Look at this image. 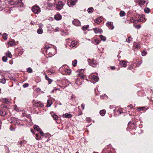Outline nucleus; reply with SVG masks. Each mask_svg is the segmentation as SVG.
<instances>
[{"instance_id": "f257e3e1", "label": "nucleus", "mask_w": 153, "mask_h": 153, "mask_svg": "<svg viewBox=\"0 0 153 153\" xmlns=\"http://www.w3.org/2000/svg\"><path fill=\"white\" fill-rule=\"evenodd\" d=\"M32 11L35 13L38 14L41 12L40 8L37 5H35L31 8Z\"/></svg>"}, {"instance_id": "f03ea898", "label": "nucleus", "mask_w": 153, "mask_h": 153, "mask_svg": "<svg viewBox=\"0 0 153 153\" xmlns=\"http://www.w3.org/2000/svg\"><path fill=\"white\" fill-rule=\"evenodd\" d=\"M88 62L90 65L94 67H96L98 65L96 61L93 59H88Z\"/></svg>"}, {"instance_id": "7ed1b4c3", "label": "nucleus", "mask_w": 153, "mask_h": 153, "mask_svg": "<svg viewBox=\"0 0 153 153\" xmlns=\"http://www.w3.org/2000/svg\"><path fill=\"white\" fill-rule=\"evenodd\" d=\"M76 0H68V5L70 7H72L76 4Z\"/></svg>"}, {"instance_id": "20e7f679", "label": "nucleus", "mask_w": 153, "mask_h": 153, "mask_svg": "<svg viewBox=\"0 0 153 153\" xmlns=\"http://www.w3.org/2000/svg\"><path fill=\"white\" fill-rule=\"evenodd\" d=\"M74 25L76 26H80L81 25L80 22L77 19H74L72 21Z\"/></svg>"}, {"instance_id": "39448f33", "label": "nucleus", "mask_w": 153, "mask_h": 153, "mask_svg": "<svg viewBox=\"0 0 153 153\" xmlns=\"http://www.w3.org/2000/svg\"><path fill=\"white\" fill-rule=\"evenodd\" d=\"M63 5L64 4L62 2H59L56 5V8L57 9L60 10L63 8Z\"/></svg>"}, {"instance_id": "423d86ee", "label": "nucleus", "mask_w": 153, "mask_h": 153, "mask_svg": "<svg viewBox=\"0 0 153 153\" xmlns=\"http://www.w3.org/2000/svg\"><path fill=\"white\" fill-rule=\"evenodd\" d=\"M91 79L93 81H95L96 82L98 81L99 78L96 75H92L91 76Z\"/></svg>"}, {"instance_id": "0eeeda50", "label": "nucleus", "mask_w": 153, "mask_h": 153, "mask_svg": "<svg viewBox=\"0 0 153 153\" xmlns=\"http://www.w3.org/2000/svg\"><path fill=\"white\" fill-rule=\"evenodd\" d=\"M54 19L57 20H60L62 19V16L59 14H57L55 16Z\"/></svg>"}, {"instance_id": "6e6552de", "label": "nucleus", "mask_w": 153, "mask_h": 153, "mask_svg": "<svg viewBox=\"0 0 153 153\" xmlns=\"http://www.w3.org/2000/svg\"><path fill=\"white\" fill-rule=\"evenodd\" d=\"M7 113L6 111L3 109L0 110V114L2 116H4L6 115Z\"/></svg>"}, {"instance_id": "1a4fd4ad", "label": "nucleus", "mask_w": 153, "mask_h": 153, "mask_svg": "<svg viewBox=\"0 0 153 153\" xmlns=\"http://www.w3.org/2000/svg\"><path fill=\"white\" fill-rule=\"evenodd\" d=\"M34 100H33V102L34 101V103H35V106L36 107H42L43 106V104L41 103L40 102H37V103H35L34 102Z\"/></svg>"}, {"instance_id": "9d476101", "label": "nucleus", "mask_w": 153, "mask_h": 153, "mask_svg": "<svg viewBox=\"0 0 153 153\" xmlns=\"http://www.w3.org/2000/svg\"><path fill=\"white\" fill-rule=\"evenodd\" d=\"M93 30L96 33H101L102 32V31L101 30H100L99 29L97 28H94Z\"/></svg>"}, {"instance_id": "9b49d317", "label": "nucleus", "mask_w": 153, "mask_h": 153, "mask_svg": "<svg viewBox=\"0 0 153 153\" xmlns=\"http://www.w3.org/2000/svg\"><path fill=\"white\" fill-rule=\"evenodd\" d=\"M63 117H66V118H70L72 117V115L70 114H68V113H66L65 114H63Z\"/></svg>"}, {"instance_id": "f8f14e48", "label": "nucleus", "mask_w": 153, "mask_h": 153, "mask_svg": "<svg viewBox=\"0 0 153 153\" xmlns=\"http://www.w3.org/2000/svg\"><path fill=\"white\" fill-rule=\"evenodd\" d=\"M126 62L125 61H122L120 62V65L121 66L123 67H126Z\"/></svg>"}, {"instance_id": "ddd939ff", "label": "nucleus", "mask_w": 153, "mask_h": 153, "mask_svg": "<svg viewBox=\"0 0 153 153\" xmlns=\"http://www.w3.org/2000/svg\"><path fill=\"white\" fill-rule=\"evenodd\" d=\"M8 45L11 46H13L15 45V43L13 40L10 41L8 43Z\"/></svg>"}, {"instance_id": "4468645a", "label": "nucleus", "mask_w": 153, "mask_h": 153, "mask_svg": "<svg viewBox=\"0 0 153 153\" xmlns=\"http://www.w3.org/2000/svg\"><path fill=\"white\" fill-rule=\"evenodd\" d=\"M102 21V19L101 18H97L95 20H94V22L97 24H99Z\"/></svg>"}, {"instance_id": "2eb2a0df", "label": "nucleus", "mask_w": 153, "mask_h": 153, "mask_svg": "<svg viewBox=\"0 0 153 153\" xmlns=\"http://www.w3.org/2000/svg\"><path fill=\"white\" fill-rule=\"evenodd\" d=\"M1 101L4 103L8 104L10 102L9 100L7 98H2L1 100Z\"/></svg>"}, {"instance_id": "dca6fc26", "label": "nucleus", "mask_w": 153, "mask_h": 153, "mask_svg": "<svg viewBox=\"0 0 153 153\" xmlns=\"http://www.w3.org/2000/svg\"><path fill=\"white\" fill-rule=\"evenodd\" d=\"M139 18V19H138V21L140 22L143 21L145 19L144 16H140Z\"/></svg>"}, {"instance_id": "f3484780", "label": "nucleus", "mask_w": 153, "mask_h": 153, "mask_svg": "<svg viewBox=\"0 0 153 153\" xmlns=\"http://www.w3.org/2000/svg\"><path fill=\"white\" fill-rule=\"evenodd\" d=\"M94 9L93 7H90L89 8L88 10L87 11L89 13H92L94 11Z\"/></svg>"}, {"instance_id": "a211bd4d", "label": "nucleus", "mask_w": 153, "mask_h": 153, "mask_svg": "<svg viewBox=\"0 0 153 153\" xmlns=\"http://www.w3.org/2000/svg\"><path fill=\"white\" fill-rule=\"evenodd\" d=\"M6 56L7 57H8L9 58H11L12 57V55L11 54L10 51H8L6 54Z\"/></svg>"}, {"instance_id": "6ab92c4d", "label": "nucleus", "mask_w": 153, "mask_h": 153, "mask_svg": "<svg viewBox=\"0 0 153 153\" xmlns=\"http://www.w3.org/2000/svg\"><path fill=\"white\" fill-rule=\"evenodd\" d=\"M52 104V102L51 100H48L47 101V104L46 105L47 107H50Z\"/></svg>"}, {"instance_id": "aec40b11", "label": "nucleus", "mask_w": 153, "mask_h": 153, "mask_svg": "<svg viewBox=\"0 0 153 153\" xmlns=\"http://www.w3.org/2000/svg\"><path fill=\"white\" fill-rule=\"evenodd\" d=\"M34 129L37 130L38 131H39L41 130L39 126L37 125H35L34 126Z\"/></svg>"}, {"instance_id": "412c9836", "label": "nucleus", "mask_w": 153, "mask_h": 153, "mask_svg": "<svg viewBox=\"0 0 153 153\" xmlns=\"http://www.w3.org/2000/svg\"><path fill=\"white\" fill-rule=\"evenodd\" d=\"M100 113L102 116H103L106 113V111L105 110H101Z\"/></svg>"}, {"instance_id": "4be33fe9", "label": "nucleus", "mask_w": 153, "mask_h": 153, "mask_svg": "<svg viewBox=\"0 0 153 153\" xmlns=\"http://www.w3.org/2000/svg\"><path fill=\"white\" fill-rule=\"evenodd\" d=\"M42 29V27L39 28L37 31V32L39 34H41L43 33Z\"/></svg>"}, {"instance_id": "5701e85b", "label": "nucleus", "mask_w": 153, "mask_h": 153, "mask_svg": "<svg viewBox=\"0 0 153 153\" xmlns=\"http://www.w3.org/2000/svg\"><path fill=\"white\" fill-rule=\"evenodd\" d=\"M65 72L68 75H69L71 74V71L70 69H66L65 70Z\"/></svg>"}, {"instance_id": "b1692460", "label": "nucleus", "mask_w": 153, "mask_h": 153, "mask_svg": "<svg viewBox=\"0 0 153 153\" xmlns=\"http://www.w3.org/2000/svg\"><path fill=\"white\" fill-rule=\"evenodd\" d=\"M7 34L5 33H4L2 35V38L5 40L7 39Z\"/></svg>"}, {"instance_id": "393cba45", "label": "nucleus", "mask_w": 153, "mask_h": 153, "mask_svg": "<svg viewBox=\"0 0 153 153\" xmlns=\"http://www.w3.org/2000/svg\"><path fill=\"white\" fill-rule=\"evenodd\" d=\"M1 106V108H5L7 109L9 108L8 105L5 104H2Z\"/></svg>"}, {"instance_id": "a878e982", "label": "nucleus", "mask_w": 153, "mask_h": 153, "mask_svg": "<svg viewBox=\"0 0 153 153\" xmlns=\"http://www.w3.org/2000/svg\"><path fill=\"white\" fill-rule=\"evenodd\" d=\"M126 13L123 11H121L120 13V16L121 17L124 16L126 15Z\"/></svg>"}, {"instance_id": "bb28decb", "label": "nucleus", "mask_w": 153, "mask_h": 153, "mask_svg": "<svg viewBox=\"0 0 153 153\" xmlns=\"http://www.w3.org/2000/svg\"><path fill=\"white\" fill-rule=\"evenodd\" d=\"M45 79L48 81L49 83V84L51 83V82L52 81V80L51 79H50L48 77V76H47V75H46L45 76Z\"/></svg>"}, {"instance_id": "cd10ccee", "label": "nucleus", "mask_w": 153, "mask_h": 153, "mask_svg": "<svg viewBox=\"0 0 153 153\" xmlns=\"http://www.w3.org/2000/svg\"><path fill=\"white\" fill-rule=\"evenodd\" d=\"M0 82L4 84L6 83V79L4 78H2L1 79H0Z\"/></svg>"}, {"instance_id": "c85d7f7f", "label": "nucleus", "mask_w": 153, "mask_h": 153, "mask_svg": "<svg viewBox=\"0 0 153 153\" xmlns=\"http://www.w3.org/2000/svg\"><path fill=\"white\" fill-rule=\"evenodd\" d=\"M77 61L76 59L74 60L72 62V65L73 66L75 67L76 66Z\"/></svg>"}, {"instance_id": "c756f323", "label": "nucleus", "mask_w": 153, "mask_h": 153, "mask_svg": "<svg viewBox=\"0 0 153 153\" xmlns=\"http://www.w3.org/2000/svg\"><path fill=\"white\" fill-rule=\"evenodd\" d=\"M144 11L146 13H149L150 12V10L148 8L146 7L144 9Z\"/></svg>"}, {"instance_id": "7c9ffc66", "label": "nucleus", "mask_w": 153, "mask_h": 153, "mask_svg": "<svg viewBox=\"0 0 153 153\" xmlns=\"http://www.w3.org/2000/svg\"><path fill=\"white\" fill-rule=\"evenodd\" d=\"M113 24V23L112 22H108L106 23V25L108 27H109L110 26H111Z\"/></svg>"}, {"instance_id": "2f4dec72", "label": "nucleus", "mask_w": 153, "mask_h": 153, "mask_svg": "<svg viewBox=\"0 0 153 153\" xmlns=\"http://www.w3.org/2000/svg\"><path fill=\"white\" fill-rule=\"evenodd\" d=\"M99 36L101 40L103 41H105L106 39V37L102 35H100Z\"/></svg>"}, {"instance_id": "473e14b6", "label": "nucleus", "mask_w": 153, "mask_h": 153, "mask_svg": "<svg viewBox=\"0 0 153 153\" xmlns=\"http://www.w3.org/2000/svg\"><path fill=\"white\" fill-rule=\"evenodd\" d=\"M145 1H144L143 0H140V1L139 2V4L140 5H143L145 4Z\"/></svg>"}, {"instance_id": "72a5a7b5", "label": "nucleus", "mask_w": 153, "mask_h": 153, "mask_svg": "<svg viewBox=\"0 0 153 153\" xmlns=\"http://www.w3.org/2000/svg\"><path fill=\"white\" fill-rule=\"evenodd\" d=\"M7 57L6 56H4L2 57V60L4 62H6L7 61Z\"/></svg>"}, {"instance_id": "f704fd0d", "label": "nucleus", "mask_w": 153, "mask_h": 153, "mask_svg": "<svg viewBox=\"0 0 153 153\" xmlns=\"http://www.w3.org/2000/svg\"><path fill=\"white\" fill-rule=\"evenodd\" d=\"M15 127L14 126L11 125L10 126V129L11 131H13L15 130Z\"/></svg>"}, {"instance_id": "c9c22d12", "label": "nucleus", "mask_w": 153, "mask_h": 153, "mask_svg": "<svg viewBox=\"0 0 153 153\" xmlns=\"http://www.w3.org/2000/svg\"><path fill=\"white\" fill-rule=\"evenodd\" d=\"M52 117L53 119L55 120H57L58 118V116L56 114H54Z\"/></svg>"}, {"instance_id": "e433bc0d", "label": "nucleus", "mask_w": 153, "mask_h": 153, "mask_svg": "<svg viewBox=\"0 0 153 153\" xmlns=\"http://www.w3.org/2000/svg\"><path fill=\"white\" fill-rule=\"evenodd\" d=\"M94 41L95 44L96 45H98L100 42V41L97 39H95Z\"/></svg>"}, {"instance_id": "4c0bfd02", "label": "nucleus", "mask_w": 153, "mask_h": 153, "mask_svg": "<svg viewBox=\"0 0 153 153\" xmlns=\"http://www.w3.org/2000/svg\"><path fill=\"white\" fill-rule=\"evenodd\" d=\"M88 25H87L86 26H84L83 27L82 29L83 30H86L89 27Z\"/></svg>"}, {"instance_id": "58836bf2", "label": "nucleus", "mask_w": 153, "mask_h": 153, "mask_svg": "<svg viewBox=\"0 0 153 153\" xmlns=\"http://www.w3.org/2000/svg\"><path fill=\"white\" fill-rule=\"evenodd\" d=\"M18 145L20 147H21L22 145V142L21 141H19L18 143Z\"/></svg>"}, {"instance_id": "ea45409f", "label": "nucleus", "mask_w": 153, "mask_h": 153, "mask_svg": "<svg viewBox=\"0 0 153 153\" xmlns=\"http://www.w3.org/2000/svg\"><path fill=\"white\" fill-rule=\"evenodd\" d=\"M86 120L88 123H90L91 121V119L90 117H87L86 119Z\"/></svg>"}, {"instance_id": "a19ab883", "label": "nucleus", "mask_w": 153, "mask_h": 153, "mask_svg": "<svg viewBox=\"0 0 153 153\" xmlns=\"http://www.w3.org/2000/svg\"><path fill=\"white\" fill-rule=\"evenodd\" d=\"M23 51L22 50H20L19 51V52L18 53V54L20 56V55H22V54L23 53Z\"/></svg>"}, {"instance_id": "79ce46f5", "label": "nucleus", "mask_w": 153, "mask_h": 153, "mask_svg": "<svg viewBox=\"0 0 153 153\" xmlns=\"http://www.w3.org/2000/svg\"><path fill=\"white\" fill-rule=\"evenodd\" d=\"M134 27L137 29H139L141 27L140 25H134Z\"/></svg>"}, {"instance_id": "37998d69", "label": "nucleus", "mask_w": 153, "mask_h": 153, "mask_svg": "<svg viewBox=\"0 0 153 153\" xmlns=\"http://www.w3.org/2000/svg\"><path fill=\"white\" fill-rule=\"evenodd\" d=\"M134 47L135 48L137 49L140 48V46L138 44H136L134 45Z\"/></svg>"}, {"instance_id": "c03bdc74", "label": "nucleus", "mask_w": 153, "mask_h": 153, "mask_svg": "<svg viewBox=\"0 0 153 153\" xmlns=\"http://www.w3.org/2000/svg\"><path fill=\"white\" fill-rule=\"evenodd\" d=\"M131 39L132 38H131V37H128L126 39V41L129 43H130V42L131 41Z\"/></svg>"}, {"instance_id": "a18cd8bd", "label": "nucleus", "mask_w": 153, "mask_h": 153, "mask_svg": "<svg viewBox=\"0 0 153 153\" xmlns=\"http://www.w3.org/2000/svg\"><path fill=\"white\" fill-rule=\"evenodd\" d=\"M41 138V137H39V136L38 134H36V139L37 140H39Z\"/></svg>"}, {"instance_id": "49530a36", "label": "nucleus", "mask_w": 153, "mask_h": 153, "mask_svg": "<svg viewBox=\"0 0 153 153\" xmlns=\"http://www.w3.org/2000/svg\"><path fill=\"white\" fill-rule=\"evenodd\" d=\"M147 52L146 51H143L142 53V55L143 56H144L147 53Z\"/></svg>"}, {"instance_id": "de8ad7c7", "label": "nucleus", "mask_w": 153, "mask_h": 153, "mask_svg": "<svg viewBox=\"0 0 153 153\" xmlns=\"http://www.w3.org/2000/svg\"><path fill=\"white\" fill-rule=\"evenodd\" d=\"M79 77L82 79H84L85 76L83 74H79Z\"/></svg>"}, {"instance_id": "09e8293b", "label": "nucleus", "mask_w": 153, "mask_h": 153, "mask_svg": "<svg viewBox=\"0 0 153 153\" xmlns=\"http://www.w3.org/2000/svg\"><path fill=\"white\" fill-rule=\"evenodd\" d=\"M76 43L75 42H71V45H72V47H74L75 46V45H76Z\"/></svg>"}, {"instance_id": "8fccbe9b", "label": "nucleus", "mask_w": 153, "mask_h": 153, "mask_svg": "<svg viewBox=\"0 0 153 153\" xmlns=\"http://www.w3.org/2000/svg\"><path fill=\"white\" fill-rule=\"evenodd\" d=\"M28 86V83H26L24 84L23 85V86L24 88H26V87H27Z\"/></svg>"}, {"instance_id": "3c124183", "label": "nucleus", "mask_w": 153, "mask_h": 153, "mask_svg": "<svg viewBox=\"0 0 153 153\" xmlns=\"http://www.w3.org/2000/svg\"><path fill=\"white\" fill-rule=\"evenodd\" d=\"M139 21L138 20H134L132 22H133L134 24H137Z\"/></svg>"}, {"instance_id": "603ef678", "label": "nucleus", "mask_w": 153, "mask_h": 153, "mask_svg": "<svg viewBox=\"0 0 153 153\" xmlns=\"http://www.w3.org/2000/svg\"><path fill=\"white\" fill-rule=\"evenodd\" d=\"M41 89L39 88H37L36 89V91L37 92H39L40 91Z\"/></svg>"}, {"instance_id": "864d4df0", "label": "nucleus", "mask_w": 153, "mask_h": 153, "mask_svg": "<svg viewBox=\"0 0 153 153\" xmlns=\"http://www.w3.org/2000/svg\"><path fill=\"white\" fill-rule=\"evenodd\" d=\"M39 132L42 136H44V133L41 130L40 131H39Z\"/></svg>"}, {"instance_id": "5fc2aeb1", "label": "nucleus", "mask_w": 153, "mask_h": 153, "mask_svg": "<svg viewBox=\"0 0 153 153\" xmlns=\"http://www.w3.org/2000/svg\"><path fill=\"white\" fill-rule=\"evenodd\" d=\"M145 108V107H141L139 108V109H140V110H144Z\"/></svg>"}, {"instance_id": "6e6d98bb", "label": "nucleus", "mask_w": 153, "mask_h": 153, "mask_svg": "<svg viewBox=\"0 0 153 153\" xmlns=\"http://www.w3.org/2000/svg\"><path fill=\"white\" fill-rule=\"evenodd\" d=\"M128 108H129L130 109H131L133 108L132 105H130L127 106Z\"/></svg>"}, {"instance_id": "4d7b16f0", "label": "nucleus", "mask_w": 153, "mask_h": 153, "mask_svg": "<svg viewBox=\"0 0 153 153\" xmlns=\"http://www.w3.org/2000/svg\"><path fill=\"white\" fill-rule=\"evenodd\" d=\"M19 3H20V2L19 1V0H18L17 1H16L15 2V4H17Z\"/></svg>"}, {"instance_id": "13d9d810", "label": "nucleus", "mask_w": 153, "mask_h": 153, "mask_svg": "<svg viewBox=\"0 0 153 153\" xmlns=\"http://www.w3.org/2000/svg\"><path fill=\"white\" fill-rule=\"evenodd\" d=\"M75 98V96L72 95L71 97V99H74Z\"/></svg>"}, {"instance_id": "bf43d9fd", "label": "nucleus", "mask_w": 153, "mask_h": 153, "mask_svg": "<svg viewBox=\"0 0 153 153\" xmlns=\"http://www.w3.org/2000/svg\"><path fill=\"white\" fill-rule=\"evenodd\" d=\"M9 63L11 65L13 63V61L12 60H10L9 61Z\"/></svg>"}, {"instance_id": "052dcab7", "label": "nucleus", "mask_w": 153, "mask_h": 153, "mask_svg": "<svg viewBox=\"0 0 153 153\" xmlns=\"http://www.w3.org/2000/svg\"><path fill=\"white\" fill-rule=\"evenodd\" d=\"M81 107L82 108V109H84V107H85L84 105L83 104H82L81 105Z\"/></svg>"}, {"instance_id": "680f3d73", "label": "nucleus", "mask_w": 153, "mask_h": 153, "mask_svg": "<svg viewBox=\"0 0 153 153\" xmlns=\"http://www.w3.org/2000/svg\"><path fill=\"white\" fill-rule=\"evenodd\" d=\"M111 69L112 70L115 69V67L114 66H111Z\"/></svg>"}, {"instance_id": "e2e57ef3", "label": "nucleus", "mask_w": 153, "mask_h": 153, "mask_svg": "<svg viewBox=\"0 0 153 153\" xmlns=\"http://www.w3.org/2000/svg\"><path fill=\"white\" fill-rule=\"evenodd\" d=\"M32 72V70L30 68H29V73H31Z\"/></svg>"}, {"instance_id": "0e129e2a", "label": "nucleus", "mask_w": 153, "mask_h": 153, "mask_svg": "<svg viewBox=\"0 0 153 153\" xmlns=\"http://www.w3.org/2000/svg\"><path fill=\"white\" fill-rule=\"evenodd\" d=\"M134 20L132 18H131V19H130V22H133V20Z\"/></svg>"}, {"instance_id": "69168bd1", "label": "nucleus", "mask_w": 153, "mask_h": 153, "mask_svg": "<svg viewBox=\"0 0 153 153\" xmlns=\"http://www.w3.org/2000/svg\"><path fill=\"white\" fill-rule=\"evenodd\" d=\"M30 131L33 134H34L35 133V132L33 131V129H31Z\"/></svg>"}, {"instance_id": "338daca9", "label": "nucleus", "mask_w": 153, "mask_h": 153, "mask_svg": "<svg viewBox=\"0 0 153 153\" xmlns=\"http://www.w3.org/2000/svg\"><path fill=\"white\" fill-rule=\"evenodd\" d=\"M43 25H42V24H40L39 25V28L40 27H41Z\"/></svg>"}, {"instance_id": "774afa93", "label": "nucleus", "mask_w": 153, "mask_h": 153, "mask_svg": "<svg viewBox=\"0 0 153 153\" xmlns=\"http://www.w3.org/2000/svg\"><path fill=\"white\" fill-rule=\"evenodd\" d=\"M27 71L28 72L29 71V68H27Z\"/></svg>"}]
</instances>
